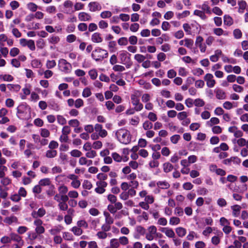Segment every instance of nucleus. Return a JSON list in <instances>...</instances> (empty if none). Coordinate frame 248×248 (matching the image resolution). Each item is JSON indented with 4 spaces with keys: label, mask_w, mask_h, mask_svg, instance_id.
Masks as SVG:
<instances>
[{
    "label": "nucleus",
    "mask_w": 248,
    "mask_h": 248,
    "mask_svg": "<svg viewBox=\"0 0 248 248\" xmlns=\"http://www.w3.org/2000/svg\"><path fill=\"white\" fill-rule=\"evenodd\" d=\"M115 136L118 140L121 143L127 145L131 141V135L130 131L127 129L121 128L115 132Z\"/></svg>",
    "instance_id": "nucleus-1"
},
{
    "label": "nucleus",
    "mask_w": 248,
    "mask_h": 248,
    "mask_svg": "<svg viewBox=\"0 0 248 248\" xmlns=\"http://www.w3.org/2000/svg\"><path fill=\"white\" fill-rule=\"evenodd\" d=\"M108 51L100 47H96L92 53V58L96 62H101L108 57Z\"/></svg>",
    "instance_id": "nucleus-2"
},
{
    "label": "nucleus",
    "mask_w": 248,
    "mask_h": 248,
    "mask_svg": "<svg viewBox=\"0 0 248 248\" xmlns=\"http://www.w3.org/2000/svg\"><path fill=\"white\" fill-rule=\"evenodd\" d=\"M58 66L60 70L65 74L70 73L72 69L71 63L63 59H61L59 61Z\"/></svg>",
    "instance_id": "nucleus-3"
},
{
    "label": "nucleus",
    "mask_w": 248,
    "mask_h": 248,
    "mask_svg": "<svg viewBox=\"0 0 248 248\" xmlns=\"http://www.w3.org/2000/svg\"><path fill=\"white\" fill-rule=\"evenodd\" d=\"M157 232V228L154 225H151L148 227L147 232H145V238L148 241L153 240L156 237L158 236Z\"/></svg>",
    "instance_id": "nucleus-4"
},
{
    "label": "nucleus",
    "mask_w": 248,
    "mask_h": 248,
    "mask_svg": "<svg viewBox=\"0 0 248 248\" xmlns=\"http://www.w3.org/2000/svg\"><path fill=\"white\" fill-rule=\"evenodd\" d=\"M170 187V183L166 180L157 181V187L153 191L154 194H159L161 189H167Z\"/></svg>",
    "instance_id": "nucleus-5"
},
{
    "label": "nucleus",
    "mask_w": 248,
    "mask_h": 248,
    "mask_svg": "<svg viewBox=\"0 0 248 248\" xmlns=\"http://www.w3.org/2000/svg\"><path fill=\"white\" fill-rule=\"evenodd\" d=\"M118 57L120 60V63L125 64L130 61V54L125 50H121L118 53Z\"/></svg>",
    "instance_id": "nucleus-6"
},
{
    "label": "nucleus",
    "mask_w": 248,
    "mask_h": 248,
    "mask_svg": "<svg viewBox=\"0 0 248 248\" xmlns=\"http://www.w3.org/2000/svg\"><path fill=\"white\" fill-rule=\"evenodd\" d=\"M203 38L201 36L199 35L196 37L195 45L197 47L199 48L202 53L205 52L207 48L205 43H203Z\"/></svg>",
    "instance_id": "nucleus-7"
},
{
    "label": "nucleus",
    "mask_w": 248,
    "mask_h": 248,
    "mask_svg": "<svg viewBox=\"0 0 248 248\" xmlns=\"http://www.w3.org/2000/svg\"><path fill=\"white\" fill-rule=\"evenodd\" d=\"M96 185V187L94 189L95 192L98 194H101L105 192V188L107 186L108 183L106 182L97 181Z\"/></svg>",
    "instance_id": "nucleus-8"
},
{
    "label": "nucleus",
    "mask_w": 248,
    "mask_h": 248,
    "mask_svg": "<svg viewBox=\"0 0 248 248\" xmlns=\"http://www.w3.org/2000/svg\"><path fill=\"white\" fill-rule=\"evenodd\" d=\"M88 7L91 12L100 11L102 9L101 4L97 1H92L88 3Z\"/></svg>",
    "instance_id": "nucleus-9"
},
{
    "label": "nucleus",
    "mask_w": 248,
    "mask_h": 248,
    "mask_svg": "<svg viewBox=\"0 0 248 248\" xmlns=\"http://www.w3.org/2000/svg\"><path fill=\"white\" fill-rule=\"evenodd\" d=\"M94 130L98 135L102 138L106 137L108 135V132L106 130L103 128L102 125L96 124L94 125Z\"/></svg>",
    "instance_id": "nucleus-10"
},
{
    "label": "nucleus",
    "mask_w": 248,
    "mask_h": 248,
    "mask_svg": "<svg viewBox=\"0 0 248 248\" xmlns=\"http://www.w3.org/2000/svg\"><path fill=\"white\" fill-rule=\"evenodd\" d=\"M241 159L237 156H232L223 161V163L228 166H231L232 164L239 165Z\"/></svg>",
    "instance_id": "nucleus-11"
},
{
    "label": "nucleus",
    "mask_w": 248,
    "mask_h": 248,
    "mask_svg": "<svg viewBox=\"0 0 248 248\" xmlns=\"http://www.w3.org/2000/svg\"><path fill=\"white\" fill-rule=\"evenodd\" d=\"M73 3L72 1L67 0L63 3V7L64 8V13L67 14H72L74 12L73 9Z\"/></svg>",
    "instance_id": "nucleus-12"
},
{
    "label": "nucleus",
    "mask_w": 248,
    "mask_h": 248,
    "mask_svg": "<svg viewBox=\"0 0 248 248\" xmlns=\"http://www.w3.org/2000/svg\"><path fill=\"white\" fill-rule=\"evenodd\" d=\"M204 79L206 82L207 86L209 88H213L215 86L216 81L214 79V77L212 74L209 73L206 74Z\"/></svg>",
    "instance_id": "nucleus-13"
},
{
    "label": "nucleus",
    "mask_w": 248,
    "mask_h": 248,
    "mask_svg": "<svg viewBox=\"0 0 248 248\" xmlns=\"http://www.w3.org/2000/svg\"><path fill=\"white\" fill-rule=\"evenodd\" d=\"M31 86L30 84L26 83L25 84L24 88L22 90L23 93L21 94L20 95L21 98L22 100L25 99L26 98L27 96L31 93Z\"/></svg>",
    "instance_id": "nucleus-14"
},
{
    "label": "nucleus",
    "mask_w": 248,
    "mask_h": 248,
    "mask_svg": "<svg viewBox=\"0 0 248 248\" xmlns=\"http://www.w3.org/2000/svg\"><path fill=\"white\" fill-rule=\"evenodd\" d=\"M78 18L81 21H90L92 20L91 15L85 12H81L78 14Z\"/></svg>",
    "instance_id": "nucleus-15"
},
{
    "label": "nucleus",
    "mask_w": 248,
    "mask_h": 248,
    "mask_svg": "<svg viewBox=\"0 0 248 248\" xmlns=\"http://www.w3.org/2000/svg\"><path fill=\"white\" fill-rule=\"evenodd\" d=\"M46 213V211L44 208H39L37 211H33L31 213V216L33 218H37L38 217H43Z\"/></svg>",
    "instance_id": "nucleus-16"
},
{
    "label": "nucleus",
    "mask_w": 248,
    "mask_h": 248,
    "mask_svg": "<svg viewBox=\"0 0 248 248\" xmlns=\"http://www.w3.org/2000/svg\"><path fill=\"white\" fill-rule=\"evenodd\" d=\"M10 235L11 242L12 241L16 242L17 243L18 245H22L23 244L24 241L22 240V237L18 234L14 232H12L10 234Z\"/></svg>",
    "instance_id": "nucleus-17"
},
{
    "label": "nucleus",
    "mask_w": 248,
    "mask_h": 248,
    "mask_svg": "<svg viewBox=\"0 0 248 248\" xmlns=\"http://www.w3.org/2000/svg\"><path fill=\"white\" fill-rule=\"evenodd\" d=\"M161 231L165 234L169 238H173L175 237V232L171 228L168 227L162 228Z\"/></svg>",
    "instance_id": "nucleus-18"
},
{
    "label": "nucleus",
    "mask_w": 248,
    "mask_h": 248,
    "mask_svg": "<svg viewBox=\"0 0 248 248\" xmlns=\"http://www.w3.org/2000/svg\"><path fill=\"white\" fill-rule=\"evenodd\" d=\"M140 92L139 91H135L131 95V100L132 105L140 101Z\"/></svg>",
    "instance_id": "nucleus-19"
},
{
    "label": "nucleus",
    "mask_w": 248,
    "mask_h": 248,
    "mask_svg": "<svg viewBox=\"0 0 248 248\" xmlns=\"http://www.w3.org/2000/svg\"><path fill=\"white\" fill-rule=\"evenodd\" d=\"M232 210V214L234 217H238L240 214V211L241 209V206L239 205H234L231 207Z\"/></svg>",
    "instance_id": "nucleus-20"
},
{
    "label": "nucleus",
    "mask_w": 248,
    "mask_h": 248,
    "mask_svg": "<svg viewBox=\"0 0 248 248\" xmlns=\"http://www.w3.org/2000/svg\"><path fill=\"white\" fill-rule=\"evenodd\" d=\"M87 157L82 156L79 159L78 163L80 165H86L90 166L93 164V161L91 160L88 159Z\"/></svg>",
    "instance_id": "nucleus-21"
},
{
    "label": "nucleus",
    "mask_w": 248,
    "mask_h": 248,
    "mask_svg": "<svg viewBox=\"0 0 248 248\" xmlns=\"http://www.w3.org/2000/svg\"><path fill=\"white\" fill-rule=\"evenodd\" d=\"M91 40L93 43H99L102 42L103 39L101 36L100 33L95 32L91 36Z\"/></svg>",
    "instance_id": "nucleus-22"
},
{
    "label": "nucleus",
    "mask_w": 248,
    "mask_h": 248,
    "mask_svg": "<svg viewBox=\"0 0 248 248\" xmlns=\"http://www.w3.org/2000/svg\"><path fill=\"white\" fill-rule=\"evenodd\" d=\"M191 26L192 34L200 33L201 31V26L196 21L192 22L191 23Z\"/></svg>",
    "instance_id": "nucleus-23"
},
{
    "label": "nucleus",
    "mask_w": 248,
    "mask_h": 248,
    "mask_svg": "<svg viewBox=\"0 0 248 248\" xmlns=\"http://www.w3.org/2000/svg\"><path fill=\"white\" fill-rule=\"evenodd\" d=\"M4 222L8 225H10L14 223H17L18 219L16 217L12 216L5 217L4 219Z\"/></svg>",
    "instance_id": "nucleus-24"
},
{
    "label": "nucleus",
    "mask_w": 248,
    "mask_h": 248,
    "mask_svg": "<svg viewBox=\"0 0 248 248\" xmlns=\"http://www.w3.org/2000/svg\"><path fill=\"white\" fill-rule=\"evenodd\" d=\"M47 40L49 44L55 45L60 42V38L58 36L52 35L50 36Z\"/></svg>",
    "instance_id": "nucleus-25"
},
{
    "label": "nucleus",
    "mask_w": 248,
    "mask_h": 248,
    "mask_svg": "<svg viewBox=\"0 0 248 248\" xmlns=\"http://www.w3.org/2000/svg\"><path fill=\"white\" fill-rule=\"evenodd\" d=\"M175 232L177 235L180 237H183L186 233V229L181 227L176 228Z\"/></svg>",
    "instance_id": "nucleus-26"
},
{
    "label": "nucleus",
    "mask_w": 248,
    "mask_h": 248,
    "mask_svg": "<svg viewBox=\"0 0 248 248\" xmlns=\"http://www.w3.org/2000/svg\"><path fill=\"white\" fill-rule=\"evenodd\" d=\"M62 230V227L61 226H55L50 229L48 232L53 235H57V234L59 233Z\"/></svg>",
    "instance_id": "nucleus-27"
},
{
    "label": "nucleus",
    "mask_w": 248,
    "mask_h": 248,
    "mask_svg": "<svg viewBox=\"0 0 248 248\" xmlns=\"http://www.w3.org/2000/svg\"><path fill=\"white\" fill-rule=\"evenodd\" d=\"M7 86L10 91L15 92H19L21 89V86L19 84H8Z\"/></svg>",
    "instance_id": "nucleus-28"
},
{
    "label": "nucleus",
    "mask_w": 248,
    "mask_h": 248,
    "mask_svg": "<svg viewBox=\"0 0 248 248\" xmlns=\"http://www.w3.org/2000/svg\"><path fill=\"white\" fill-rule=\"evenodd\" d=\"M216 97L218 99H224L226 98V93L222 90L217 89L215 91Z\"/></svg>",
    "instance_id": "nucleus-29"
},
{
    "label": "nucleus",
    "mask_w": 248,
    "mask_h": 248,
    "mask_svg": "<svg viewBox=\"0 0 248 248\" xmlns=\"http://www.w3.org/2000/svg\"><path fill=\"white\" fill-rule=\"evenodd\" d=\"M39 184L41 186H50L51 185V181L50 178H46L41 179L39 182Z\"/></svg>",
    "instance_id": "nucleus-30"
},
{
    "label": "nucleus",
    "mask_w": 248,
    "mask_h": 248,
    "mask_svg": "<svg viewBox=\"0 0 248 248\" xmlns=\"http://www.w3.org/2000/svg\"><path fill=\"white\" fill-rule=\"evenodd\" d=\"M199 8H201L203 12L207 14H211V12L208 1H204L201 6H199Z\"/></svg>",
    "instance_id": "nucleus-31"
},
{
    "label": "nucleus",
    "mask_w": 248,
    "mask_h": 248,
    "mask_svg": "<svg viewBox=\"0 0 248 248\" xmlns=\"http://www.w3.org/2000/svg\"><path fill=\"white\" fill-rule=\"evenodd\" d=\"M38 234H38V233H36L35 231V232H28V238L31 241L30 244H33V241L35 240L36 239H37Z\"/></svg>",
    "instance_id": "nucleus-32"
},
{
    "label": "nucleus",
    "mask_w": 248,
    "mask_h": 248,
    "mask_svg": "<svg viewBox=\"0 0 248 248\" xmlns=\"http://www.w3.org/2000/svg\"><path fill=\"white\" fill-rule=\"evenodd\" d=\"M70 230L76 236H79L83 233L82 230L78 226L72 227Z\"/></svg>",
    "instance_id": "nucleus-33"
},
{
    "label": "nucleus",
    "mask_w": 248,
    "mask_h": 248,
    "mask_svg": "<svg viewBox=\"0 0 248 248\" xmlns=\"http://www.w3.org/2000/svg\"><path fill=\"white\" fill-rule=\"evenodd\" d=\"M220 121L218 118L217 117H212L209 121L207 122V125L208 126H213V125L217 124L219 123Z\"/></svg>",
    "instance_id": "nucleus-34"
},
{
    "label": "nucleus",
    "mask_w": 248,
    "mask_h": 248,
    "mask_svg": "<svg viewBox=\"0 0 248 248\" xmlns=\"http://www.w3.org/2000/svg\"><path fill=\"white\" fill-rule=\"evenodd\" d=\"M173 168V166L169 162H166L163 164V170L166 173L171 171Z\"/></svg>",
    "instance_id": "nucleus-35"
},
{
    "label": "nucleus",
    "mask_w": 248,
    "mask_h": 248,
    "mask_svg": "<svg viewBox=\"0 0 248 248\" xmlns=\"http://www.w3.org/2000/svg\"><path fill=\"white\" fill-rule=\"evenodd\" d=\"M239 6L238 12L240 13H243L244 12V10L246 9L247 3L244 0H240L238 2Z\"/></svg>",
    "instance_id": "nucleus-36"
},
{
    "label": "nucleus",
    "mask_w": 248,
    "mask_h": 248,
    "mask_svg": "<svg viewBox=\"0 0 248 248\" xmlns=\"http://www.w3.org/2000/svg\"><path fill=\"white\" fill-rule=\"evenodd\" d=\"M223 107L226 109H231L236 107V103H232L230 101H226L223 104Z\"/></svg>",
    "instance_id": "nucleus-37"
},
{
    "label": "nucleus",
    "mask_w": 248,
    "mask_h": 248,
    "mask_svg": "<svg viewBox=\"0 0 248 248\" xmlns=\"http://www.w3.org/2000/svg\"><path fill=\"white\" fill-rule=\"evenodd\" d=\"M194 15L199 16L203 20H205L207 18V16L205 15V12L202 10H195L194 12Z\"/></svg>",
    "instance_id": "nucleus-38"
},
{
    "label": "nucleus",
    "mask_w": 248,
    "mask_h": 248,
    "mask_svg": "<svg viewBox=\"0 0 248 248\" xmlns=\"http://www.w3.org/2000/svg\"><path fill=\"white\" fill-rule=\"evenodd\" d=\"M0 79L5 81L10 82L14 80V78L12 76L9 74H1L0 75Z\"/></svg>",
    "instance_id": "nucleus-39"
},
{
    "label": "nucleus",
    "mask_w": 248,
    "mask_h": 248,
    "mask_svg": "<svg viewBox=\"0 0 248 248\" xmlns=\"http://www.w3.org/2000/svg\"><path fill=\"white\" fill-rule=\"evenodd\" d=\"M183 28L185 31L186 32V34H188V35H192V34L191 24H189L188 23H184L183 25Z\"/></svg>",
    "instance_id": "nucleus-40"
},
{
    "label": "nucleus",
    "mask_w": 248,
    "mask_h": 248,
    "mask_svg": "<svg viewBox=\"0 0 248 248\" xmlns=\"http://www.w3.org/2000/svg\"><path fill=\"white\" fill-rule=\"evenodd\" d=\"M180 222V219L176 217H171L169 220V224L170 225L174 226L179 224Z\"/></svg>",
    "instance_id": "nucleus-41"
},
{
    "label": "nucleus",
    "mask_w": 248,
    "mask_h": 248,
    "mask_svg": "<svg viewBox=\"0 0 248 248\" xmlns=\"http://www.w3.org/2000/svg\"><path fill=\"white\" fill-rule=\"evenodd\" d=\"M2 152L5 156L8 157H12L14 156V153L11 150H10L8 148H4L2 149Z\"/></svg>",
    "instance_id": "nucleus-42"
},
{
    "label": "nucleus",
    "mask_w": 248,
    "mask_h": 248,
    "mask_svg": "<svg viewBox=\"0 0 248 248\" xmlns=\"http://www.w3.org/2000/svg\"><path fill=\"white\" fill-rule=\"evenodd\" d=\"M224 23L227 26H231L233 24L232 18L229 15L224 16Z\"/></svg>",
    "instance_id": "nucleus-43"
},
{
    "label": "nucleus",
    "mask_w": 248,
    "mask_h": 248,
    "mask_svg": "<svg viewBox=\"0 0 248 248\" xmlns=\"http://www.w3.org/2000/svg\"><path fill=\"white\" fill-rule=\"evenodd\" d=\"M56 66V62L55 60H47L46 62V67L50 69L54 68Z\"/></svg>",
    "instance_id": "nucleus-44"
},
{
    "label": "nucleus",
    "mask_w": 248,
    "mask_h": 248,
    "mask_svg": "<svg viewBox=\"0 0 248 248\" xmlns=\"http://www.w3.org/2000/svg\"><path fill=\"white\" fill-rule=\"evenodd\" d=\"M192 73L196 76L200 77L204 74L203 70L201 68H195L192 70Z\"/></svg>",
    "instance_id": "nucleus-45"
},
{
    "label": "nucleus",
    "mask_w": 248,
    "mask_h": 248,
    "mask_svg": "<svg viewBox=\"0 0 248 248\" xmlns=\"http://www.w3.org/2000/svg\"><path fill=\"white\" fill-rule=\"evenodd\" d=\"M25 108V105L23 104H21L17 107L16 108L17 115L18 118H21V114H22L24 112V110Z\"/></svg>",
    "instance_id": "nucleus-46"
},
{
    "label": "nucleus",
    "mask_w": 248,
    "mask_h": 248,
    "mask_svg": "<svg viewBox=\"0 0 248 248\" xmlns=\"http://www.w3.org/2000/svg\"><path fill=\"white\" fill-rule=\"evenodd\" d=\"M97 155V153L95 151L91 150L88 151H87L85 154V156L86 157L89 158H93L96 157Z\"/></svg>",
    "instance_id": "nucleus-47"
},
{
    "label": "nucleus",
    "mask_w": 248,
    "mask_h": 248,
    "mask_svg": "<svg viewBox=\"0 0 248 248\" xmlns=\"http://www.w3.org/2000/svg\"><path fill=\"white\" fill-rule=\"evenodd\" d=\"M63 238L67 241H73L74 237L73 235L68 232H63L62 234Z\"/></svg>",
    "instance_id": "nucleus-48"
},
{
    "label": "nucleus",
    "mask_w": 248,
    "mask_h": 248,
    "mask_svg": "<svg viewBox=\"0 0 248 248\" xmlns=\"http://www.w3.org/2000/svg\"><path fill=\"white\" fill-rule=\"evenodd\" d=\"M110 246L112 248H118L120 246L118 239L116 238L111 239L110 241Z\"/></svg>",
    "instance_id": "nucleus-49"
},
{
    "label": "nucleus",
    "mask_w": 248,
    "mask_h": 248,
    "mask_svg": "<svg viewBox=\"0 0 248 248\" xmlns=\"http://www.w3.org/2000/svg\"><path fill=\"white\" fill-rule=\"evenodd\" d=\"M57 152L55 150H49L46 152V156L48 158H53L57 155Z\"/></svg>",
    "instance_id": "nucleus-50"
},
{
    "label": "nucleus",
    "mask_w": 248,
    "mask_h": 248,
    "mask_svg": "<svg viewBox=\"0 0 248 248\" xmlns=\"http://www.w3.org/2000/svg\"><path fill=\"white\" fill-rule=\"evenodd\" d=\"M153 124L149 121H145L142 124L143 128L145 130H149L152 128Z\"/></svg>",
    "instance_id": "nucleus-51"
},
{
    "label": "nucleus",
    "mask_w": 248,
    "mask_h": 248,
    "mask_svg": "<svg viewBox=\"0 0 248 248\" xmlns=\"http://www.w3.org/2000/svg\"><path fill=\"white\" fill-rule=\"evenodd\" d=\"M27 7L30 11L34 12L37 10L38 6L34 3L30 2L27 4Z\"/></svg>",
    "instance_id": "nucleus-52"
},
{
    "label": "nucleus",
    "mask_w": 248,
    "mask_h": 248,
    "mask_svg": "<svg viewBox=\"0 0 248 248\" xmlns=\"http://www.w3.org/2000/svg\"><path fill=\"white\" fill-rule=\"evenodd\" d=\"M98 26L100 29L105 30L108 27V24L107 21L101 20L98 22Z\"/></svg>",
    "instance_id": "nucleus-53"
},
{
    "label": "nucleus",
    "mask_w": 248,
    "mask_h": 248,
    "mask_svg": "<svg viewBox=\"0 0 248 248\" xmlns=\"http://www.w3.org/2000/svg\"><path fill=\"white\" fill-rule=\"evenodd\" d=\"M92 94V92L91 89L88 88L86 87L84 88L83 90L82 95L84 98H87L89 96H90Z\"/></svg>",
    "instance_id": "nucleus-54"
},
{
    "label": "nucleus",
    "mask_w": 248,
    "mask_h": 248,
    "mask_svg": "<svg viewBox=\"0 0 248 248\" xmlns=\"http://www.w3.org/2000/svg\"><path fill=\"white\" fill-rule=\"evenodd\" d=\"M112 16V13L109 11H104L101 13L100 16L103 18H108Z\"/></svg>",
    "instance_id": "nucleus-55"
},
{
    "label": "nucleus",
    "mask_w": 248,
    "mask_h": 248,
    "mask_svg": "<svg viewBox=\"0 0 248 248\" xmlns=\"http://www.w3.org/2000/svg\"><path fill=\"white\" fill-rule=\"evenodd\" d=\"M138 219L139 222H141L143 220L146 221L148 219V214L145 212H143L141 215L138 217Z\"/></svg>",
    "instance_id": "nucleus-56"
},
{
    "label": "nucleus",
    "mask_w": 248,
    "mask_h": 248,
    "mask_svg": "<svg viewBox=\"0 0 248 248\" xmlns=\"http://www.w3.org/2000/svg\"><path fill=\"white\" fill-rule=\"evenodd\" d=\"M104 214L105 217V223L110 225L112 224L113 223V218L108 213L105 212Z\"/></svg>",
    "instance_id": "nucleus-57"
},
{
    "label": "nucleus",
    "mask_w": 248,
    "mask_h": 248,
    "mask_svg": "<svg viewBox=\"0 0 248 248\" xmlns=\"http://www.w3.org/2000/svg\"><path fill=\"white\" fill-rule=\"evenodd\" d=\"M96 178L98 180L97 181L105 182L108 178V175L104 173H99L97 175Z\"/></svg>",
    "instance_id": "nucleus-58"
},
{
    "label": "nucleus",
    "mask_w": 248,
    "mask_h": 248,
    "mask_svg": "<svg viewBox=\"0 0 248 248\" xmlns=\"http://www.w3.org/2000/svg\"><path fill=\"white\" fill-rule=\"evenodd\" d=\"M77 226L80 228L82 227L85 229H87L88 227V224L87 222L84 219H81L78 221Z\"/></svg>",
    "instance_id": "nucleus-59"
},
{
    "label": "nucleus",
    "mask_w": 248,
    "mask_h": 248,
    "mask_svg": "<svg viewBox=\"0 0 248 248\" xmlns=\"http://www.w3.org/2000/svg\"><path fill=\"white\" fill-rule=\"evenodd\" d=\"M57 122L61 125H64L66 124V119L62 115H58L57 116Z\"/></svg>",
    "instance_id": "nucleus-60"
},
{
    "label": "nucleus",
    "mask_w": 248,
    "mask_h": 248,
    "mask_svg": "<svg viewBox=\"0 0 248 248\" xmlns=\"http://www.w3.org/2000/svg\"><path fill=\"white\" fill-rule=\"evenodd\" d=\"M31 65L32 67L38 68L41 67L42 63L39 60L34 59L31 61Z\"/></svg>",
    "instance_id": "nucleus-61"
},
{
    "label": "nucleus",
    "mask_w": 248,
    "mask_h": 248,
    "mask_svg": "<svg viewBox=\"0 0 248 248\" xmlns=\"http://www.w3.org/2000/svg\"><path fill=\"white\" fill-rule=\"evenodd\" d=\"M0 242L3 244H7L11 243L10 235H5L0 238Z\"/></svg>",
    "instance_id": "nucleus-62"
},
{
    "label": "nucleus",
    "mask_w": 248,
    "mask_h": 248,
    "mask_svg": "<svg viewBox=\"0 0 248 248\" xmlns=\"http://www.w3.org/2000/svg\"><path fill=\"white\" fill-rule=\"evenodd\" d=\"M19 49L17 47H13L10 49V55L11 57H15L19 54Z\"/></svg>",
    "instance_id": "nucleus-63"
},
{
    "label": "nucleus",
    "mask_w": 248,
    "mask_h": 248,
    "mask_svg": "<svg viewBox=\"0 0 248 248\" xmlns=\"http://www.w3.org/2000/svg\"><path fill=\"white\" fill-rule=\"evenodd\" d=\"M102 142L100 140H96L92 144V147L94 149H100L102 147Z\"/></svg>",
    "instance_id": "nucleus-64"
}]
</instances>
